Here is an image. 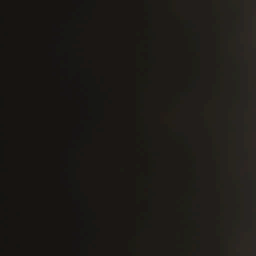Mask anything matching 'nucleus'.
<instances>
[{
    "label": "nucleus",
    "instance_id": "2",
    "mask_svg": "<svg viewBox=\"0 0 256 256\" xmlns=\"http://www.w3.org/2000/svg\"><path fill=\"white\" fill-rule=\"evenodd\" d=\"M16 231H15V227H14V225L12 224V244H15L16 242Z\"/></svg>",
    "mask_w": 256,
    "mask_h": 256
},
{
    "label": "nucleus",
    "instance_id": "5",
    "mask_svg": "<svg viewBox=\"0 0 256 256\" xmlns=\"http://www.w3.org/2000/svg\"><path fill=\"white\" fill-rule=\"evenodd\" d=\"M12 250H14V249H13V248H12ZM12 256H14V250H12Z\"/></svg>",
    "mask_w": 256,
    "mask_h": 256
},
{
    "label": "nucleus",
    "instance_id": "4",
    "mask_svg": "<svg viewBox=\"0 0 256 256\" xmlns=\"http://www.w3.org/2000/svg\"><path fill=\"white\" fill-rule=\"evenodd\" d=\"M16 215H17L18 216H20V212H16Z\"/></svg>",
    "mask_w": 256,
    "mask_h": 256
},
{
    "label": "nucleus",
    "instance_id": "1",
    "mask_svg": "<svg viewBox=\"0 0 256 256\" xmlns=\"http://www.w3.org/2000/svg\"><path fill=\"white\" fill-rule=\"evenodd\" d=\"M16 1L12 0V78H16V59H15V36H16Z\"/></svg>",
    "mask_w": 256,
    "mask_h": 256
},
{
    "label": "nucleus",
    "instance_id": "3",
    "mask_svg": "<svg viewBox=\"0 0 256 256\" xmlns=\"http://www.w3.org/2000/svg\"><path fill=\"white\" fill-rule=\"evenodd\" d=\"M16 248H20V244H16Z\"/></svg>",
    "mask_w": 256,
    "mask_h": 256
}]
</instances>
